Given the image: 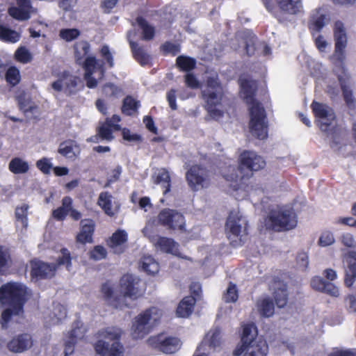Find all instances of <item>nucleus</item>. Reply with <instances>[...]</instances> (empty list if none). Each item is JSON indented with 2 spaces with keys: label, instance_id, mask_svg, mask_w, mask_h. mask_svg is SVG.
Returning <instances> with one entry per match:
<instances>
[{
  "label": "nucleus",
  "instance_id": "1",
  "mask_svg": "<svg viewBox=\"0 0 356 356\" xmlns=\"http://www.w3.org/2000/svg\"><path fill=\"white\" fill-rule=\"evenodd\" d=\"M241 95L248 105L250 112L249 128L251 134L256 138L264 140L267 137V122L264 108L254 96L257 85L254 80L240 78Z\"/></svg>",
  "mask_w": 356,
  "mask_h": 356
},
{
  "label": "nucleus",
  "instance_id": "2",
  "mask_svg": "<svg viewBox=\"0 0 356 356\" xmlns=\"http://www.w3.org/2000/svg\"><path fill=\"white\" fill-rule=\"evenodd\" d=\"M27 287L20 282H8L0 287V302L3 311L0 324L6 329L12 316H18L23 312V305L28 295Z\"/></svg>",
  "mask_w": 356,
  "mask_h": 356
},
{
  "label": "nucleus",
  "instance_id": "3",
  "mask_svg": "<svg viewBox=\"0 0 356 356\" xmlns=\"http://www.w3.org/2000/svg\"><path fill=\"white\" fill-rule=\"evenodd\" d=\"M223 95L222 86L216 72L209 73L201 88V95L205 103V108L211 118L219 120L223 112L216 108L220 104Z\"/></svg>",
  "mask_w": 356,
  "mask_h": 356
},
{
  "label": "nucleus",
  "instance_id": "4",
  "mask_svg": "<svg viewBox=\"0 0 356 356\" xmlns=\"http://www.w3.org/2000/svg\"><path fill=\"white\" fill-rule=\"evenodd\" d=\"M90 50V44L86 41H80L74 44V56L76 62L82 65L85 70L84 79L86 86L94 88L97 86L98 81L93 76L95 73H98L99 79L104 76V70L98 67L97 61L94 56H88Z\"/></svg>",
  "mask_w": 356,
  "mask_h": 356
},
{
  "label": "nucleus",
  "instance_id": "5",
  "mask_svg": "<svg viewBox=\"0 0 356 356\" xmlns=\"http://www.w3.org/2000/svg\"><path fill=\"white\" fill-rule=\"evenodd\" d=\"M297 216L289 207H278L272 210L266 219V227L275 232L286 231L296 227Z\"/></svg>",
  "mask_w": 356,
  "mask_h": 356
},
{
  "label": "nucleus",
  "instance_id": "6",
  "mask_svg": "<svg viewBox=\"0 0 356 356\" xmlns=\"http://www.w3.org/2000/svg\"><path fill=\"white\" fill-rule=\"evenodd\" d=\"M162 311L156 307H151L138 315L133 322L131 334L134 339H140L148 334L151 329L159 321Z\"/></svg>",
  "mask_w": 356,
  "mask_h": 356
},
{
  "label": "nucleus",
  "instance_id": "7",
  "mask_svg": "<svg viewBox=\"0 0 356 356\" xmlns=\"http://www.w3.org/2000/svg\"><path fill=\"white\" fill-rule=\"evenodd\" d=\"M162 311L156 307H151L138 315L133 322L131 334L134 339H140L148 334L151 329L159 321Z\"/></svg>",
  "mask_w": 356,
  "mask_h": 356
},
{
  "label": "nucleus",
  "instance_id": "8",
  "mask_svg": "<svg viewBox=\"0 0 356 356\" xmlns=\"http://www.w3.org/2000/svg\"><path fill=\"white\" fill-rule=\"evenodd\" d=\"M61 256L58 257L56 264H47L40 261L31 263V275L38 278H50L53 277L57 266L65 265L67 270L72 267V258L69 250L66 248L61 250Z\"/></svg>",
  "mask_w": 356,
  "mask_h": 356
},
{
  "label": "nucleus",
  "instance_id": "9",
  "mask_svg": "<svg viewBox=\"0 0 356 356\" xmlns=\"http://www.w3.org/2000/svg\"><path fill=\"white\" fill-rule=\"evenodd\" d=\"M266 166V161L262 156L253 151H244L239 156V165L237 171L241 179H248L252 176L254 171H258Z\"/></svg>",
  "mask_w": 356,
  "mask_h": 356
},
{
  "label": "nucleus",
  "instance_id": "10",
  "mask_svg": "<svg viewBox=\"0 0 356 356\" xmlns=\"http://www.w3.org/2000/svg\"><path fill=\"white\" fill-rule=\"evenodd\" d=\"M247 222L241 218L229 214L226 222L227 238L233 245H239L243 243V237L247 234Z\"/></svg>",
  "mask_w": 356,
  "mask_h": 356
},
{
  "label": "nucleus",
  "instance_id": "11",
  "mask_svg": "<svg viewBox=\"0 0 356 356\" xmlns=\"http://www.w3.org/2000/svg\"><path fill=\"white\" fill-rule=\"evenodd\" d=\"M186 179L193 191L209 187L211 182L209 171L200 165H194L186 172Z\"/></svg>",
  "mask_w": 356,
  "mask_h": 356
},
{
  "label": "nucleus",
  "instance_id": "12",
  "mask_svg": "<svg viewBox=\"0 0 356 356\" xmlns=\"http://www.w3.org/2000/svg\"><path fill=\"white\" fill-rule=\"evenodd\" d=\"M79 81V78L67 72H64L58 79L50 84L49 90H53L54 92H63L67 95H71L76 92V86Z\"/></svg>",
  "mask_w": 356,
  "mask_h": 356
},
{
  "label": "nucleus",
  "instance_id": "13",
  "mask_svg": "<svg viewBox=\"0 0 356 356\" xmlns=\"http://www.w3.org/2000/svg\"><path fill=\"white\" fill-rule=\"evenodd\" d=\"M140 280L132 275L127 274L120 279V293L124 298L136 300L143 295Z\"/></svg>",
  "mask_w": 356,
  "mask_h": 356
},
{
  "label": "nucleus",
  "instance_id": "14",
  "mask_svg": "<svg viewBox=\"0 0 356 356\" xmlns=\"http://www.w3.org/2000/svg\"><path fill=\"white\" fill-rule=\"evenodd\" d=\"M311 108L316 118L320 129L325 131L335 119V115L332 108L325 104L314 101Z\"/></svg>",
  "mask_w": 356,
  "mask_h": 356
},
{
  "label": "nucleus",
  "instance_id": "15",
  "mask_svg": "<svg viewBox=\"0 0 356 356\" xmlns=\"http://www.w3.org/2000/svg\"><path fill=\"white\" fill-rule=\"evenodd\" d=\"M159 222L173 229H184L185 219L184 216L176 210L165 209L158 216Z\"/></svg>",
  "mask_w": 356,
  "mask_h": 356
},
{
  "label": "nucleus",
  "instance_id": "16",
  "mask_svg": "<svg viewBox=\"0 0 356 356\" xmlns=\"http://www.w3.org/2000/svg\"><path fill=\"white\" fill-rule=\"evenodd\" d=\"M268 346L266 341L259 339L249 344L241 345L234 351V356H266Z\"/></svg>",
  "mask_w": 356,
  "mask_h": 356
},
{
  "label": "nucleus",
  "instance_id": "17",
  "mask_svg": "<svg viewBox=\"0 0 356 356\" xmlns=\"http://www.w3.org/2000/svg\"><path fill=\"white\" fill-rule=\"evenodd\" d=\"M334 38L335 50L333 56L339 62L343 63L345 59L344 50L347 45V36L343 24L337 22L334 28Z\"/></svg>",
  "mask_w": 356,
  "mask_h": 356
},
{
  "label": "nucleus",
  "instance_id": "18",
  "mask_svg": "<svg viewBox=\"0 0 356 356\" xmlns=\"http://www.w3.org/2000/svg\"><path fill=\"white\" fill-rule=\"evenodd\" d=\"M17 6H12L8 8V14L18 21H26L31 18L32 13H37L30 0H16Z\"/></svg>",
  "mask_w": 356,
  "mask_h": 356
},
{
  "label": "nucleus",
  "instance_id": "19",
  "mask_svg": "<svg viewBox=\"0 0 356 356\" xmlns=\"http://www.w3.org/2000/svg\"><path fill=\"white\" fill-rule=\"evenodd\" d=\"M238 38H242V44L243 48L245 49L248 56L254 54L255 50L258 47L263 48V54L267 56L270 54V48L263 43L257 42L256 36L250 31H247L243 34H238Z\"/></svg>",
  "mask_w": 356,
  "mask_h": 356
},
{
  "label": "nucleus",
  "instance_id": "20",
  "mask_svg": "<svg viewBox=\"0 0 356 356\" xmlns=\"http://www.w3.org/2000/svg\"><path fill=\"white\" fill-rule=\"evenodd\" d=\"M344 283L348 287L353 285L356 280V251H349L344 255Z\"/></svg>",
  "mask_w": 356,
  "mask_h": 356
},
{
  "label": "nucleus",
  "instance_id": "21",
  "mask_svg": "<svg viewBox=\"0 0 356 356\" xmlns=\"http://www.w3.org/2000/svg\"><path fill=\"white\" fill-rule=\"evenodd\" d=\"M132 35L136 32L129 31L127 33V39L131 47V53L134 59L142 66L147 65L151 63V56L147 54L143 46L132 40Z\"/></svg>",
  "mask_w": 356,
  "mask_h": 356
},
{
  "label": "nucleus",
  "instance_id": "22",
  "mask_svg": "<svg viewBox=\"0 0 356 356\" xmlns=\"http://www.w3.org/2000/svg\"><path fill=\"white\" fill-rule=\"evenodd\" d=\"M33 341L29 334H22L14 337L8 344L7 348L13 353H20L31 348Z\"/></svg>",
  "mask_w": 356,
  "mask_h": 356
},
{
  "label": "nucleus",
  "instance_id": "23",
  "mask_svg": "<svg viewBox=\"0 0 356 356\" xmlns=\"http://www.w3.org/2000/svg\"><path fill=\"white\" fill-rule=\"evenodd\" d=\"M221 344L220 331L215 328L209 331L197 351L216 350Z\"/></svg>",
  "mask_w": 356,
  "mask_h": 356
},
{
  "label": "nucleus",
  "instance_id": "24",
  "mask_svg": "<svg viewBox=\"0 0 356 356\" xmlns=\"http://www.w3.org/2000/svg\"><path fill=\"white\" fill-rule=\"evenodd\" d=\"M152 180L154 184L160 186L163 194L166 195L171 191V177L166 168H157L152 175Z\"/></svg>",
  "mask_w": 356,
  "mask_h": 356
},
{
  "label": "nucleus",
  "instance_id": "25",
  "mask_svg": "<svg viewBox=\"0 0 356 356\" xmlns=\"http://www.w3.org/2000/svg\"><path fill=\"white\" fill-rule=\"evenodd\" d=\"M95 350L101 356H123L122 346L118 341L113 342L110 347L108 343L99 340L95 344Z\"/></svg>",
  "mask_w": 356,
  "mask_h": 356
},
{
  "label": "nucleus",
  "instance_id": "26",
  "mask_svg": "<svg viewBox=\"0 0 356 356\" xmlns=\"http://www.w3.org/2000/svg\"><path fill=\"white\" fill-rule=\"evenodd\" d=\"M271 287L273 289V298L277 306L280 308L284 307L288 302V293L286 284L280 280L275 281Z\"/></svg>",
  "mask_w": 356,
  "mask_h": 356
},
{
  "label": "nucleus",
  "instance_id": "27",
  "mask_svg": "<svg viewBox=\"0 0 356 356\" xmlns=\"http://www.w3.org/2000/svg\"><path fill=\"white\" fill-rule=\"evenodd\" d=\"M58 152L67 159L75 160L80 154V147L76 141L67 140L60 144Z\"/></svg>",
  "mask_w": 356,
  "mask_h": 356
},
{
  "label": "nucleus",
  "instance_id": "28",
  "mask_svg": "<svg viewBox=\"0 0 356 356\" xmlns=\"http://www.w3.org/2000/svg\"><path fill=\"white\" fill-rule=\"evenodd\" d=\"M159 348L166 354H172L177 352L181 346V341L177 337H166L162 339L161 337L156 339Z\"/></svg>",
  "mask_w": 356,
  "mask_h": 356
},
{
  "label": "nucleus",
  "instance_id": "29",
  "mask_svg": "<svg viewBox=\"0 0 356 356\" xmlns=\"http://www.w3.org/2000/svg\"><path fill=\"white\" fill-rule=\"evenodd\" d=\"M81 231L76 236V241L81 243H91L95 229V223L92 220L84 219L81 221Z\"/></svg>",
  "mask_w": 356,
  "mask_h": 356
},
{
  "label": "nucleus",
  "instance_id": "30",
  "mask_svg": "<svg viewBox=\"0 0 356 356\" xmlns=\"http://www.w3.org/2000/svg\"><path fill=\"white\" fill-rule=\"evenodd\" d=\"M339 81L343 91L344 99L350 108L355 106V99L350 90L351 81L349 75L344 72L343 75H339Z\"/></svg>",
  "mask_w": 356,
  "mask_h": 356
},
{
  "label": "nucleus",
  "instance_id": "31",
  "mask_svg": "<svg viewBox=\"0 0 356 356\" xmlns=\"http://www.w3.org/2000/svg\"><path fill=\"white\" fill-rule=\"evenodd\" d=\"M282 13L284 15H296L302 10L300 0H275Z\"/></svg>",
  "mask_w": 356,
  "mask_h": 356
},
{
  "label": "nucleus",
  "instance_id": "32",
  "mask_svg": "<svg viewBox=\"0 0 356 356\" xmlns=\"http://www.w3.org/2000/svg\"><path fill=\"white\" fill-rule=\"evenodd\" d=\"M17 99L19 109L27 118H33V115L38 111V106L24 93L18 95Z\"/></svg>",
  "mask_w": 356,
  "mask_h": 356
},
{
  "label": "nucleus",
  "instance_id": "33",
  "mask_svg": "<svg viewBox=\"0 0 356 356\" xmlns=\"http://www.w3.org/2000/svg\"><path fill=\"white\" fill-rule=\"evenodd\" d=\"M324 9L318 8L314 10L311 15L310 22L312 28L319 31L329 22Z\"/></svg>",
  "mask_w": 356,
  "mask_h": 356
},
{
  "label": "nucleus",
  "instance_id": "34",
  "mask_svg": "<svg viewBox=\"0 0 356 356\" xmlns=\"http://www.w3.org/2000/svg\"><path fill=\"white\" fill-rule=\"evenodd\" d=\"M73 201L69 196H65L62 200V205L53 210L52 216L58 221H63L65 219L66 216L72 209Z\"/></svg>",
  "mask_w": 356,
  "mask_h": 356
},
{
  "label": "nucleus",
  "instance_id": "35",
  "mask_svg": "<svg viewBox=\"0 0 356 356\" xmlns=\"http://www.w3.org/2000/svg\"><path fill=\"white\" fill-rule=\"evenodd\" d=\"M256 307L258 312L263 317L268 318L274 314V304L269 297H264L258 300Z\"/></svg>",
  "mask_w": 356,
  "mask_h": 356
},
{
  "label": "nucleus",
  "instance_id": "36",
  "mask_svg": "<svg viewBox=\"0 0 356 356\" xmlns=\"http://www.w3.org/2000/svg\"><path fill=\"white\" fill-rule=\"evenodd\" d=\"M195 304V299L192 296H186L180 302L177 309V314L179 317L186 318L189 316Z\"/></svg>",
  "mask_w": 356,
  "mask_h": 356
},
{
  "label": "nucleus",
  "instance_id": "37",
  "mask_svg": "<svg viewBox=\"0 0 356 356\" xmlns=\"http://www.w3.org/2000/svg\"><path fill=\"white\" fill-rule=\"evenodd\" d=\"M28 161L20 157L13 158L8 163V170L13 174H26L29 170Z\"/></svg>",
  "mask_w": 356,
  "mask_h": 356
},
{
  "label": "nucleus",
  "instance_id": "38",
  "mask_svg": "<svg viewBox=\"0 0 356 356\" xmlns=\"http://www.w3.org/2000/svg\"><path fill=\"white\" fill-rule=\"evenodd\" d=\"M112 195L108 192L101 193L98 198L99 206L109 216L115 215V211L112 207Z\"/></svg>",
  "mask_w": 356,
  "mask_h": 356
},
{
  "label": "nucleus",
  "instance_id": "39",
  "mask_svg": "<svg viewBox=\"0 0 356 356\" xmlns=\"http://www.w3.org/2000/svg\"><path fill=\"white\" fill-rule=\"evenodd\" d=\"M139 264L142 269L149 275H154L159 272V264L151 256H143L140 259Z\"/></svg>",
  "mask_w": 356,
  "mask_h": 356
},
{
  "label": "nucleus",
  "instance_id": "40",
  "mask_svg": "<svg viewBox=\"0 0 356 356\" xmlns=\"http://www.w3.org/2000/svg\"><path fill=\"white\" fill-rule=\"evenodd\" d=\"M111 124H110V122H104L101 126H99L97 129L98 135L90 138V140L97 143L99 138H100L102 140H106L108 141L112 140L113 139V131L115 130L113 129V127H111Z\"/></svg>",
  "mask_w": 356,
  "mask_h": 356
},
{
  "label": "nucleus",
  "instance_id": "41",
  "mask_svg": "<svg viewBox=\"0 0 356 356\" xmlns=\"http://www.w3.org/2000/svg\"><path fill=\"white\" fill-rule=\"evenodd\" d=\"M86 331V327L83 323L76 321L72 325V330L69 332L68 338L76 342L84 337Z\"/></svg>",
  "mask_w": 356,
  "mask_h": 356
},
{
  "label": "nucleus",
  "instance_id": "42",
  "mask_svg": "<svg viewBox=\"0 0 356 356\" xmlns=\"http://www.w3.org/2000/svg\"><path fill=\"white\" fill-rule=\"evenodd\" d=\"M257 327L253 324H248L243 326L241 337L242 345L249 344L253 341H258L257 339Z\"/></svg>",
  "mask_w": 356,
  "mask_h": 356
},
{
  "label": "nucleus",
  "instance_id": "43",
  "mask_svg": "<svg viewBox=\"0 0 356 356\" xmlns=\"http://www.w3.org/2000/svg\"><path fill=\"white\" fill-rule=\"evenodd\" d=\"M20 39V34L5 26L0 25V40L4 42L15 43Z\"/></svg>",
  "mask_w": 356,
  "mask_h": 356
},
{
  "label": "nucleus",
  "instance_id": "44",
  "mask_svg": "<svg viewBox=\"0 0 356 356\" xmlns=\"http://www.w3.org/2000/svg\"><path fill=\"white\" fill-rule=\"evenodd\" d=\"M156 245L161 248V250L165 252L172 254H177V243L172 239L166 237H159L156 242Z\"/></svg>",
  "mask_w": 356,
  "mask_h": 356
},
{
  "label": "nucleus",
  "instance_id": "45",
  "mask_svg": "<svg viewBox=\"0 0 356 356\" xmlns=\"http://www.w3.org/2000/svg\"><path fill=\"white\" fill-rule=\"evenodd\" d=\"M11 265L12 259L8 249L0 245V274H3Z\"/></svg>",
  "mask_w": 356,
  "mask_h": 356
},
{
  "label": "nucleus",
  "instance_id": "46",
  "mask_svg": "<svg viewBox=\"0 0 356 356\" xmlns=\"http://www.w3.org/2000/svg\"><path fill=\"white\" fill-rule=\"evenodd\" d=\"M136 22L142 29L143 39L145 40H152L154 36V28L141 17H137Z\"/></svg>",
  "mask_w": 356,
  "mask_h": 356
},
{
  "label": "nucleus",
  "instance_id": "47",
  "mask_svg": "<svg viewBox=\"0 0 356 356\" xmlns=\"http://www.w3.org/2000/svg\"><path fill=\"white\" fill-rule=\"evenodd\" d=\"M176 65L181 70L189 72L195 68L196 60L188 56H179L176 59Z\"/></svg>",
  "mask_w": 356,
  "mask_h": 356
},
{
  "label": "nucleus",
  "instance_id": "48",
  "mask_svg": "<svg viewBox=\"0 0 356 356\" xmlns=\"http://www.w3.org/2000/svg\"><path fill=\"white\" fill-rule=\"evenodd\" d=\"M28 209L29 206L24 204L20 207H17L15 213L17 222H21L22 226L25 229L28 227Z\"/></svg>",
  "mask_w": 356,
  "mask_h": 356
},
{
  "label": "nucleus",
  "instance_id": "49",
  "mask_svg": "<svg viewBox=\"0 0 356 356\" xmlns=\"http://www.w3.org/2000/svg\"><path fill=\"white\" fill-rule=\"evenodd\" d=\"M139 106V102L136 101L131 97L127 96L123 101L122 111L123 113L131 115L137 110Z\"/></svg>",
  "mask_w": 356,
  "mask_h": 356
},
{
  "label": "nucleus",
  "instance_id": "50",
  "mask_svg": "<svg viewBox=\"0 0 356 356\" xmlns=\"http://www.w3.org/2000/svg\"><path fill=\"white\" fill-rule=\"evenodd\" d=\"M53 315L54 316L51 318V323H58L67 316L66 308L59 303L55 304L53 309Z\"/></svg>",
  "mask_w": 356,
  "mask_h": 356
},
{
  "label": "nucleus",
  "instance_id": "51",
  "mask_svg": "<svg viewBox=\"0 0 356 356\" xmlns=\"http://www.w3.org/2000/svg\"><path fill=\"white\" fill-rule=\"evenodd\" d=\"M127 241V233L124 230H118L111 236L110 246L113 248L123 244Z\"/></svg>",
  "mask_w": 356,
  "mask_h": 356
},
{
  "label": "nucleus",
  "instance_id": "52",
  "mask_svg": "<svg viewBox=\"0 0 356 356\" xmlns=\"http://www.w3.org/2000/svg\"><path fill=\"white\" fill-rule=\"evenodd\" d=\"M335 242L334 234L332 232L325 230L323 232L318 238V244L321 247L332 245Z\"/></svg>",
  "mask_w": 356,
  "mask_h": 356
},
{
  "label": "nucleus",
  "instance_id": "53",
  "mask_svg": "<svg viewBox=\"0 0 356 356\" xmlns=\"http://www.w3.org/2000/svg\"><path fill=\"white\" fill-rule=\"evenodd\" d=\"M6 79L8 83L12 86L17 85L20 80L19 71L15 67H10L6 74Z\"/></svg>",
  "mask_w": 356,
  "mask_h": 356
},
{
  "label": "nucleus",
  "instance_id": "54",
  "mask_svg": "<svg viewBox=\"0 0 356 356\" xmlns=\"http://www.w3.org/2000/svg\"><path fill=\"white\" fill-rule=\"evenodd\" d=\"M80 35V31L76 29H63L59 32V36L66 42H70Z\"/></svg>",
  "mask_w": 356,
  "mask_h": 356
},
{
  "label": "nucleus",
  "instance_id": "55",
  "mask_svg": "<svg viewBox=\"0 0 356 356\" xmlns=\"http://www.w3.org/2000/svg\"><path fill=\"white\" fill-rule=\"evenodd\" d=\"M15 57L17 60L22 63H27L32 59L30 52L24 47H21L17 49Z\"/></svg>",
  "mask_w": 356,
  "mask_h": 356
},
{
  "label": "nucleus",
  "instance_id": "56",
  "mask_svg": "<svg viewBox=\"0 0 356 356\" xmlns=\"http://www.w3.org/2000/svg\"><path fill=\"white\" fill-rule=\"evenodd\" d=\"M36 167L44 174L49 175L53 168L51 159L43 157L36 161Z\"/></svg>",
  "mask_w": 356,
  "mask_h": 356
},
{
  "label": "nucleus",
  "instance_id": "57",
  "mask_svg": "<svg viewBox=\"0 0 356 356\" xmlns=\"http://www.w3.org/2000/svg\"><path fill=\"white\" fill-rule=\"evenodd\" d=\"M238 291L235 284H230L223 296V299L226 302H235L238 300Z\"/></svg>",
  "mask_w": 356,
  "mask_h": 356
},
{
  "label": "nucleus",
  "instance_id": "58",
  "mask_svg": "<svg viewBox=\"0 0 356 356\" xmlns=\"http://www.w3.org/2000/svg\"><path fill=\"white\" fill-rule=\"evenodd\" d=\"M120 330L117 327H108L99 331V336L110 340L118 339L120 336Z\"/></svg>",
  "mask_w": 356,
  "mask_h": 356
},
{
  "label": "nucleus",
  "instance_id": "59",
  "mask_svg": "<svg viewBox=\"0 0 356 356\" xmlns=\"http://www.w3.org/2000/svg\"><path fill=\"white\" fill-rule=\"evenodd\" d=\"M122 134L123 139L129 143H137L142 141L141 136L137 134L131 133L128 129H123L122 130Z\"/></svg>",
  "mask_w": 356,
  "mask_h": 356
},
{
  "label": "nucleus",
  "instance_id": "60",
  "mask_svg": "<svg viewBox=\"0 0 356 356\" xmlns=\"http://www.w3.org/2000/svg\"><path fill=\"white\" fill-rule=\"evenodd\" d=\"M341 243L348 248H356V240L353 235L350 233H343L340 238Z\"/></svg>",
  "mask_w": 356,
  "mask_h": 356
},
{
  "label": "nucleus",
  "instance_id": "61",
  "mask_svg": "<svg viewBox=\"0 0 356 356\" xmlns=\"http://www.w3.org/2000/svg\"><path fill=\"white\" fill-rule=\"evenodd\" d=\"M326 282H327L325 281L323 277L316 276L312 279L310 284L313 289L317 291L322 292L323 289L325 288Z\"/></svg>",
  "mask_w": 356,
  "mask_h": 356
},
{
  "label": "nucleus",
  "instance_id": "62",
  "mask_svg": "<svg viewBox=\"0 0 356 356\" xmlns=\"http://www.w3.org/2000/svg\"><path fill=\"white\" fill-rule=\"evenodd\" d=\"M184 79L186 86L191 88L195 89L200 87L199 81L193 73H187Z\"/></svg>",
  "mask_w": 356,
  "mask_h": 356
},
{
  "label": "nucleus",
  "instance_id": "63",
  "mask_svg": "<svg viewBox=\"0 0 356 356\" xmlns=\"http://www.w3.org/2000/svg\"><path fill=\"white\" fill-rule=\"evenodd\" d=\"M121 90L113 83H106L103 87V92L108 97L117 96Z\"/></svg>",
  "mask_w": 356,
  "mask_h": 356
},
{
  "label": "nucleus",
  "instance_id": "64",
  "mask_svg": "<svg viewBox=\"0 0 356 356\" xmlns=\"http://www.w3.org/2000/svg\"><path fill=\"white\" fill-rule=\"evenodd\" d=\"M345 306L350 313H356V297L353 295H348L346 297Z\"/></svg>",
  "mask_w": 356,
  "mask_h": 356
}]
</instances>
